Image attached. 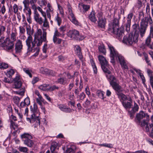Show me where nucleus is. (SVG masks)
<instances>
[{
  "mask_svg": "<svg viewBox=\"0 0 153 153\" xmlns=\"http://www.w3.org/2000/svg\"><path fill=\"white\" fill-rule=\"evenodd\" d=\"M149 23L150 25L152 26L150 28L149 36L153 37V28L152 27L153 21L151 17L149 16L141 19L140 27L137 24L135 23L133 25V32L134 33V34L131 33L128 36H124L122 40L123 42L128 45H131L137 43L138 41L139 34L142 37L145 35Z\"/></svg>",
  "mask_w": 153,
  "mask_h": 153,
  "instance_id": "obj_1",
  "label": "nucleus"
},
{
  "mask_svg": "<svg viewBox=\"0 0 153 153\" xmlns=\"http://www.w3.org/2000/svg\"><path fill=\"white\" fill-rule=\"evenodd\" d=\"M25 115L28 117L26 118L27 121L31 123H33L34 122L36 125H40V112L37 105L35 103L34 104L33 106H30V112L29 114L27 108V107L25 108Z\"/></svg>",
  "mask_w": 153,
  "mask_h": 153,
  "instance_id": "obj_2",
  "label": "nucleus"
},
{
  "mask_svg": "<svg viewBox=\"0 0 153 153\" xmlns=\"http://www.w3.org/2000/svg\"><path fill=\"white\" fill-rule=\"evenodd\" d=\"M108 46L110 52L111 62L113 64H115L116 59H118L122 68L128 69L126 62L125 61L124 57L118 53L111 45L109 44H108Z\"/></svg>",
  "mask_w": 153,
  "mask_h": 153,
  "instance_id": "obj_3",
  "label": "nucleus"
},
{
  "mask_svg": "<svg viewBox=\"0 0 153 153\" xmlns=\"http://www.w3.org/2000/svg\"><path fill=\"white\" fill-rule=\"evenodd\" d=\"M107 79L109 81L110 85L113 89L116 91V93L119 97L120 94H123L121 93L123 91L122 88L119 85V82L115 77L110 74L106 75Z\"/></svg>",
  "mask_w": 153,
  "mask_h": 153,
  "instance_id": "obj_4",
  "label": "nucleus"
},
{
  "mask_svg": "<svg viewBox=\"0 0 153 153\" xmlns=\"http://www.w3.org/2000/svg\"><path fill=\"white\" fill-rule=\"evenodd\" d=\"M136 122L140 126H143L150 120L149 115L145 111H141L136 114L135 117Z\"/></svg>",
  "mask_w": 153,
  "mask_h": 153,
  "instance_id": "obj_5",
  "label": "nucleus"
},
{
  "mask_svg": "<svg viewBox=\"0 0 153 153\" xmlns=\"http://www.w3.org/2000/svg\"><path fill=\"white\" fill-rule=\"evenodd\" d=\"M26 43L27 47V50L28 52L31 51L33 52L35 51L36 53L33 56H38L39 51V48L38 47H36L35 48L34 50H33V48L35 46V44H36V42L34 40V39L33 41L32 37L28 36L26 40Z\"/></svg>",
  "mask_w": 153,
  "mask_h": 153,
  "instance_id": "obj_6",
  "label": "nucleus"
},
{
  "mask_svg": "<svg viewBox=\"0 0 153 153\" xmlns=\"http://www.w3.org/2000/svg\"><path fill=\"white\" fill-rule=\"evenodd\" d=\"M4 38V36H1L0 38V42H2L0 44L1 47L7 51L12 50L14 47V42L10 40L9 37H7L5 40Z\"/></svg>",
  "mask_w": 153,
  "mask_h": 153,
  "instance_id": "obj_7",
  "label": "nucleus"
},
{
  "mask_svg": "<svg viewBox=\"0 0 153 153\" xmlns=\"http://www.w3.org/2000/svg\"><path fill=\"white\" fill-rule=\"evenodd\" d=\"M118 98L126 110L130 109L132 106L133 101L131 97H127L123 94H120Z\"/></svg>",
  "mask_w": 153,
  "mask_h": 153,
  "instance_id": "obj_8",
  "label": "nucleus"
},
{
  "mask_svg": "<svg viewBox=\"0 0 153 153\" xmlns=\"http://www.w3.org/2000/svg\"><path fill=\"white\" fill-rule=\"evenodd\" d=\"M42 31L40 29H38L34 35V40L36 42V45L37 46L41 45L43 42L46 40V32L45 31L43 32L42 36Z\"/></svg>",
  "mask_w": 153,
  "mask_h": 153,
  "instance_id": "obj_9",
  "label": "nucleus"
},
{
  "mask_svg": "<svg viewBox=\"0 0 153 153\" xmlns=\"http://www.w3.org/2000/svg\"><path fill=\"white\" fill-rule=\"evenodd\" d=\"M99 60L101 64V67L103 71L108 74H110L111 71L108 70L110 66L108 64V62L105 57L102 55H99L98 57Z\"/></svg>",
  "mask_w": 153,
  "mask_h": 153,
  "instance_id": "obj_10",
  "label": "nucleus"
},
{
  "mask_svg": "<svg viewBox=\"0 0 153 153\" xmlns=\"http://www.w3.org/2000/svg\"><path fill=\"white\" fill-rule=\"evenodd\" d=\"M21 138L24 143L29 147H32L34 145L33 141L31 140L32 136L28 134L25 133L21 135Z\"/></svg>",
  "mask_w": 153,
  "mask_h": 153,
  "instance_id": "obj_11",
  "label": "nucleus"
},
{
  "mask_svg": "<svg viewBox=\"0 0 153 153\" xmlns=\"http://www.w3.org/2000/svg\"><path fill=\"white\" fill-rule=\"evenodd\" d=\"M111 31L113 33L114 37L120 41L122 40L124 34V28L123 27L112 28Z\"/></svg>",
  "mask_w": 153,
  "mask_h": 153,
  "instance_id": "obj_12",
  "label": "nucleus"
},
{
  "mask_svg": "<svg viewBox=\"0 0 153 153\" xmlns=\"http://www.w3.org/2000/svg\"><path fill=\"white\" fill-rule=\"evenodd\" d=\"M67 35L70 38L79 41L83 39L84 38L83 36L80 35L79 32L76 30H70L67 33Z\"/></svg>",
  "mask_w": 153,
  "mask_h": 153,
  "instance_id": "obj_13",
  "label": "nucleus"
},
{
  "mask_svg": "<svg viewBox=\"0 0 153 153\" xmlns=\"http://www.w3.org/2000/svg\"><path fill=\"white\" fill-rule=\"evenodd\" d=\"M149 122H147L146 124L141 127H145V131L147 133L150 137L153 138V124L152 123H149Z\"/></svg>",
  "mask_w": 153,
  "mask_h": 153,
  "instance_id": "obj_14",
  "label": "nucleus"
},
{
  "mask_svg": "<svg viewBox=\"0 0 153 153\" xmlns=\"http://www.w3.org/2000/svg\"><path fill=\"white\" fill-rule=\"evenodd\" d=\"M23 45L22 42L20 39L17 40L15 44V51L16 53L18 54L21 53Z\"/></svg>",
  "mask_w": 153,
  "mask_h": 153,
  "instance_id": "obj_15",
  "label": "nucleus"
},
{
  "mask_svg": "<svg viewBox=\"0 0 153 153\" xmlns=\"http://www.w3.org/2000/svg\"><path fill=\"white\" fill-rule=\"evenodd\" d=\"M68 18L74 24L76 25H78V22L76 19L74 15L72 12L71 8L68 7Z\"/></svg>",
  "mask_w": 153,
  "mask_h": 153,
  "instance_id": "obj_16",
  "label": "nucleus"
},
{
  "mask_svg": "<svg viewBox=\"0 0 153 153\" xmlns=\"http://www.w3.org/2000/svg\"><path fill=\"white\" fill-rule=\"evenodd\" d=\"M34 18L35 21L40 25L44 24V19L42 17H40L39 14L38 13L36 12L34 14Z\"/></svg>",
  "mask_w": 153,
  "mask_h": 153,
  "instance_id": "obj_17",
  "label": "nucleus"
},
{
  "mask_svg": "<svg viewBox=\"0 0 153 153\" xmlns=\"http://www.w3.org/2000/svg\"><path fill=\"white\" fill-rule=\"evenodd\" d=\"M40 71L42 74L45 75L54 76L55 74V72L53 71L43 67L40 69Z\"/></svg>",
  "mask_w": 153,
  "mask_h": 153,
  "instance_id": "obj_18",
  "label": "nucleus"
},
{
  "mask_svg": "<svg viewBox=\"0 0 153 153\" xmlns=\"http://www.w3.org/2000/svg\"><path fill=\"white\" fill-rule=\"evenodd\" d=\"M145 45L151 49L153 50V42L152 41L151 37L148 36L145 41Z\"/></svg>",
  "mask_w": 153,
  "mask_h": 153,
  "instance_id": "obj_19",
  "label": "nucleus"
},
{
  "mask_svg": "<svg viewBox=\"0 0 153 153\" xmlns=\"http://www.w3.org/2000/svg\"><path fill=\"white\" fill-rule=\"evenodd\" d=\"M121 18L120 15L118 14V19L114 18L113 20L112 28H115L119 27V20Z\"/></svg>",
  "mask_w": 153,
  "mask_h": 153,
  "instance_id": "obj_20",
  "label": "nucleus"
},
{
  "mask_svg": "<svg viewBox=\"0 0 153 153\" xmlns=\"http://www.w3.org/2000/svg\"><path fill=\"white\" fill-rule=\"evenodd\" d=\"M41 13L44 19V24H43V26L45 27H49V23L46 18V13L42 11Z\"/></svg>",
  "mask_w": 153,
  "mask_h": 153,
  "instance_id": "obj_21",
  "label": "nucleus"
},
{
  "mask_svg": "<svg viewBox=\"0 0 153 153\" xmlns=\"http://www.w3.org/2000/svg\"><path fill=\"white\" fill-rule=\"evenodd\" d=\"M75 47L76 53L80 59L81 60L82 58V56L80 48L78 45L76 46Z\"/></svg>",
  "mask_w": 153,
  "mask_h": 153,
  "instance_id": "obj_22",
  "label": "nucleus"
},
{
  "mask_svg": "<svg viewBox=\"0 0 153 153\" xmlns=\"http://www.w3.org/2000/svg\"><path fill=\"white\" fill-rule=\"evenodd\" d=\"M88 18L90 20L94 23H96L97 21V19L95 17V12L93 11H92L91 12L90 14L88 16Z\"/></svg>",
  "mask_w": 153,
  "mask_h": 153,
  "instance_id": "obj_23",
  "label": "nucleus"
},
{
  "mask_svg": "<svg viewBox=\"0 0 153 153\" xmlns=\"http://www.w3.org/2000/svg\"><path fill=\"white\" fill-rule=\"evenodd\" d=\"M59 108L62 111L66 112H70L71 111V109L69 108H67L65 106L62 105H58Z\"/></svg>",
  "mask_w": 153,
  "mask_h": 153,
  "instance_id": "obj_24",
  "label": "nucleus"
},
{
  "mask_svg": "<svg viewBox=\"0 0 153 153\" xmlns=\"http://www.w3.org/2000/svg\"><path fill=\"white\" fill-rule=\"evenodd\" d=\"M39 88L43 91H48L51 89V85L48 84H44L41 85Z\"/></svg>",
  "mask_w": 153,
  "mask_h": 153,
  "instance_id": "obj_25",
  "label": "nucleus"
},
{
  "mask_svg": "<svg viewBox=\"0 0 153 153\" xmlns=\"http://www.w3.org/2000/svg\"><path fill=\"white\" fill-rule=\"evenodd\" d=\"M17 35V33L15 29L13 31H12L11 33L10 39V40L14 42L16 40V38Z\"/></svg>",
  "mask_w": 153,
  "mask_h": 153,
  "instance_id": "obj_26",
  "label": "nucleus"
},
{
  "mask_svg": "<svg viewBox=\"0 0 153 153\" xmlns=\"http://www.w3.org/2000/svg\"><path fill=\"white\" fill-rule=\"evenodd\" d=\"M106 19L105 18L99 20L98 21V25L101 28H104L105 25Z\"/></svg>",
  "mask_w": 153,
  "mask_h": 153,
  "instance_id": "obj_27",
  "label": "nucleus"
},
{
  "mask_svg": "<svg viewBox=\"0 0 153 153\" xmlns=\"http://www.w3.org/2000/svg\"><path fill=\"white\" fill-rule=\"evenodd\" d=\"M54 21L57 23L59 26L61 25L62 22V19L60 17L59 14L58 13L54 18Z\"/></svg>",
  "mask_w": 153,
  "mask_h": 153,
  "instance_id": "obj_28",
  "label": "nucleus"
},
{
  "mask_svg": "<svg viewBox=\"0 0 153 153\" xmlns=\"http://www.w3.org/2000/svg\"><path fill=\"white\" fill-rule=\"evenodd\" d=\"M23 11L25 13L26 16L31 15L32 12L30 8L29 7L24 8Z\"/></svg>",
  "mask_w": 153,
  "mask_h": 153,
  "instance_id": "obj_29",
  "label": "nucleus"
},
{
  "mask_svg": "<svg viewBox=\"0 0 153 153\" xmlns=\"http://www.w3.org/2000/svg\"><path fill=\"white\" fill-rule=\"evenodd\" d=\"M90 63L92 67L94 73L96 74L97 72V70L95 63L93 59H90Z\"/></svg>",
  "mask_w": 153,
  "mask_h": 153,
  "instance_id": "obj_30",
  "label": "nucleus"
},
{
  "mask_svg": "<svg viewBox=\"0 0 153 153\" xmlns=\"http://www.w3.org/2000/svg\"><path fill=\"white\" fill-rule=\"evenodd\" d=\"M98 50L99 52L104 54L106 53V50L104 45H101L98 46Z\"/></svg>",
  "mask_w": 153,
  "mask_h": 153,
  "instance_id": "obj_31",
  "label": "nucleus"
},
{
  "mask_svg": "<svg viewBox=\"0 0 153 153\" xmlns=\"http://www.w3.org/2000/svg\"><path fill=\"white\" fill-rule=\"evenodd\" d=\"M143 54L144 59L145 60L146 63L148 64V65L151 66V63L150 62V61L148 57V55L146 53H144Z\"/></svg>",
  "mask_w": 153,
  "mask_h": 153,
  "instance_id": "obj_32",
  "label": "nucleus"
},
{
  "mask_svg": "<svg viewBox=\"0 0 153 153\" xmlns=\"http://www.w3.org/2000/svg\"><path fill=\"white\" fill-rule=\"evenodd\" d=\"M131 22L127 21L125 24V29L127 32H129L130 30Z\"/></svg>",
  "mask_w": 153,
  "mask_h": 153,
  "instance_id": "obj_33",
  "label": "nucleus"
},
{
  "mask_svg": "<svg viewBox=\"0 0 153 153\" xmlns=\"http://www.w3.org/2000/svg\"><path fill=\"white\" fill-rule=\"evenodd\" d=\"M139 109V106L135 102H134V106L132 108L131 110V112L133 113H134L138 111Z\"/></svg>",
  "mask_w": 153,
  "mask_h": 153,
  "instance_id": "obj_34",
  "label": "nucleus"
},
{
  "mask_svg": "<svg viewBox=\"0 0 153 153\" xmlns=\"http://www.w3.org/2000/svg\"><path fill=\"white\" fill-rule=\"evenodd\" d=\"M80 6H81L83 9V11L86 12L88 10L90 9V6L89 5H85L82 4H79V7H80Z\"/></svg>",
  "mask_w": 153,
  "mask_h": 153,
  "instance_id": "obj_35",
  "label": "nucleus"
},
{
  "mask_svg": "<svg viewBox=\"0 0 153 153\" xmlns=\"http://www.w3.org/2000/svg\"><path fill=\"white\" fill-rule=\"evenodd\" d=\"M97 95L100 98L102 99H104L103 97L104 92L100 90H98L97 91Z\"/></svg>",
  "mask_w": 153,
  "mask_h": 153,
  "instance_id": "obj_36",
  "label": "nucleus"
},
{
  "mask_svg": "<svg viewBox=\"0 0 153 153\" xmlns=\"http://www.w3.org/2000/svg\"><path fill=\"white\" fill-rule=\"evenodd\" d=\"M6 29V26L3 25L0 26V37L4 34Z\"/></svg>",
  "mask_w": 153,
  "mask_h": 153,
  "instance_id": "obj_37",
  "label": "nucleus"
},
{
  "mask_svg": "<svg viewBox=\"0 0 153 153\" xmlns=\"http://www.w3.org/2000/svg\"><path fill=\"white\" fill-rule=\"evenodd\" d=\"M14 73L15 71L13 69H11L7 71L6 74L8 77H11Z\"/></svg>",
  "mask_w": 153,
  "mask_h": 153,
  "instance_id": "obj_38",
  "label": "nucleus"
},
{
  "mask_svg": "<svg viewBox=\"0 0 153 153\" xmlns=\"http://www.w3.org/2000/svg\"><path fill=\"white\" fill-rule=\"evenodd\" d=\"M15 85L14 88L16 89H18L20 88L22 86V83L21 81H19L14 82Z\"/></svg>",
  "mask_w": 153,
  "mask_h": 153,
  "instance_id": "obj_39",
  "label": "nucleus"
},
{
  "mask_svg": "<svg viewBox=\"0 0 153 153\" xmlns=\"http://www.w3.org/2000/svg\"><path fill=\"white\" fill-rule=\"evenodd\" d=\"M18 149L21 152L26 153L28 151V149L26 147H24L20 146L19 147Z\"/></svg>",
  "mask_w": 153,
  "mask_h": 153,
  "instance_id": "obj_40",
  "label": "nucleus"
},
{
  "mask_svg": "<svg viewBox=\"0 0 153 153\" xmlns=\"http://www.w3.org/2000/svg\"><path fill=\"white\" fill-rule=\"evenodd\" d=\"M65 80V78L63 77L58 79L57 82L62 84H64Z\"/></svg>",
  "mask_w": 153,
  "mask_h": 153,
  "instance_id": "obj_41",
  "label": "nucleus"
},
{
  "mask_svg": "<svg viewBox=\"0 0 153 153\" xmlns=\"http://www.w3.org/2000/svg\"><path fill=\"white\" fill-rule=\"evenodd\" d=\"M99 146H103L105 147H108L110 148H113V145L111 144H108L105 143L102 144H98Z\"/></svg>",
  "mask_w": 153,
  "mask_h": 153,
  "instance_id": "obj_42",
  "label": "nucleus"
},
{
  "mask_svg": "<svg viewBox=\"0 0 153 153\" xmlns=\"http://www.w3.org/2000/svg\"><path fill=\"white\" fill-rule=\"evenodd\" d=\"M85 95L84 92H82L79 95L77 96V98H79V100L82 101L85 97Z\"/></svg>",
  "mask_w": 153,
  "mask_h": 153,
  "instance_id": "obj_43",
  "label": "nucleus"
},
{
  "mask_svg": "<svg viewBox=\"0 0 153 153\" xmlns=\"http://www.w3.org/2000/svg\"><path fill=\"white\" fill-rule=\"evenodd\" d=\"M91 102L88 99H87L86 101L83 104V106L85 108H87L89 107L90 105Z\"/></svg>",
  "mask_w": 153,
  "mask_h": 153,
  "instance_id": "obj_44",
  "label": "nucleus"
},
{
  "mask_svg": "<svg viewBox=\"0 0 153 153\" xmlns=\"http://www.w3.org/2000/svg\"><path fill=\"white\" fill-rule=\"evenodd\" d=\"M15 93L22 96L24 95L25 93V89L22 88L20 91H15Z\"/></svg>",
  "mask_w": 153,
  "mask_h": 153,
  "instance_id": "obj_45",
  "label": "nucleus"
},
{
  "mask_svg": "<svg viewBox=\"0 0 153 153\" xmlns=\"http://www.w3.org/2000/svg\"><path fill=\"white\" fill-rule=\"evenodd\" d=\"M23 71L27 74H28L30 77H32V76L30 73V71L27 68H24L23 69Z\"/></svg>",
  "mask_w": 153,
  "mask_h": 153,
  "instance_id": "obj_46",
  "label": "nucleus"
},
{
  "mask_svg": "<svg viewBox=\"0 0 153 153\" xmlns=\"http://www.w3.org/2000/svg\"><path fill=\"white\" fill-rule=\"evenodd\" d=\"M43 99L42 97H40L37 98L36 99V100L37 103H38L39 105H41L42 104V102L43 101Z\"/></svg>",
  "mask_w": 153,
  "mask_h": 153,
  "instance_id": "obj_47",
  "label": "nucleus"
},
{
  "mask_svg": "<svg viewBox=\"0 0 153 153\" xmlns=\"http://www.w3.org/2000/svg\"><path fill=\"white\" fill-rule=\"evenodd\" d=\"M23 3L24 5V8L29 7L30 2L29 0H24L23 1Z\"/></svg>",
  "mask_w": 153,
  "mask_h": 153,
  "instance_id": "obj_48",
  "label": "nucleus"
},
{
  "mask_svg": "<svg viewBox=\"0 0 153 153\" xmlns=\"http://www.w3.org/2000/svg\"><path fill=\"white\" fill-rule=\"evenodd\" d=\"M26 30L27 33V34L28 35V36H32V35L33 33V30L31 31L30 29L27 28Z\"/></svg>",
  "mask_w": 153,
  "mask_h": 153,
  "instance_id": "obj_49",
  "label": "nucleus"
},
{
  "mask_svg": "<svg viewBox=\"0 0 153 153\" xmlns=\"http://www.w3.org/2000/svg\"><path fill=\"white\" fill-rule=\"evenodd\" d=\"M66 27L65 25L62 26L59 28V30L60 32L63 33L66 30Z\"/></svg>",
  "mask_w": 153,
  "mask_h": 153,
  "instance_id": "obj_50",
  "label": "nucleus"
},
{
  "mask_svg": "<svg viewBox=\"0 0 153 153\" xmlns=\"http://www.w3.org/2000/svg\"><path fill=\"white\" fill-rule=\"evenodd\" d=\"M133 14L132 12L130 13L128 15L127 19V21L131 22V20L132 18Z\"/></svg>",
  "mask_w": 153,
  "mask_h": 153,
  "instance_id": "obj_51",
  "label": "nucleus"
},
{
  "mask_svg": "<svg viewBox=\"0 0 153 153\" xmlns=\"http://www.w3.org/2000/svg\"><path fill=\"white\" fill-rule=\"evenodd\" d=\"M97 16L98 19V20L104 18L102 17V13L101 12H99L97 14Z\"/></svg>",
  "mask_w": 153,
  "mask_h": 153,
  "instance_id": "obj_52",
  "label": "nucleus"
},
{
  "mask_svg": "<svg viewBox=\"0 0 153 153\" xmlns=\"http://www.w3.org/2000/svg\"><path fill=\"white\" fill-rule=\"evenodd\" d=\"M1 8V10H0V12L1 11L2 14H4L6 11V9L4 5H3L1 7L0 6Z\"/></svg>",
  "mask_w": 153,
  "mask_h": 153,
  "instance_id": "obj_53",
  "label": "nucleus"
},
{
  "mask_svg": "<svg viewBox=\"0 0 153 153\" xmlns=\"http://www.w3.org/2000/svg\"><path fill=\"white\" fill-rule=\"evenodd\" d=\"M141 78L142 79V83H143L144 85L145 86H146V84H145V82L146 81L145 79V77H144L143 75L141 74L139 75Z\"/></svg>",
  "mask_w": 153,
  "mask_h": 153,
  "instance_id": "obj_54",
  "label": "nucleus"
},
{
  "mask_svg": "<svg viewBox=\"0 0 153 153\" xmlns=\"http://www.w3.org/2000/svg\"><path fill=\"white\" fill-rule=\"evenodd\" d=\"M35 4V3L31 4V8L33 9L34 11V14L36 12L38 13L36 10L37 7H36Z\"/></svg>",
  "mask_w": 153,
  "mask_h": 153,
  "instance_id": "obj_55",
  "label": "nucleus"
},
{
  "mask_svg": "<svg viewBox=\"0 0 153 153\" xmlns=\"http://www.w3.org/2000/svg\"><path fill=\"white\" fill-rule=\"evenodd\" d=\"M13 12H14L16 13L18 12V7L17 5L15 4L13 7Z\"/></svg>",
  "mask_w": 153,
  "mask_h": 153,
  "instance_id": "obj_56",
  "label": "nucleus"
},
{
  "mask_svg": "<svg viewBox=\"0 0 153 153\" xmlns=\"http://www.w3.org/2000/svg\"><path fill=\"white\" fill-rule=\"evenodd\" d=\"M58 7L60 11V13L63 15L64 14V11L62 7L58 4Z\"/></svg>",
  "mask_w": 153,
  "mask_h": 153,
  "instance_id": "obj_57",
  "label": "nucleus"
},
{
  "mask_svg": "<svg viewBox=\"0 0 153 153\" xmlns=\"http://www.w3.org/2000/svg\"><path fill=\"white\" fill-rule=\"evenodd\" d=\"M61 35V34L59 32L57 29H56L54 33V34L53 36L55 37H59Z\"/></svg>",
  "mask_w": 153,
  "mask_h": 153,
  "instance_id": "obj_58",
  "label": "nucleus"
},
{
  "mask_svg": "<svg viewBox=\"0 0 153 153\" xmlns=\"http://www.w3.org/2000/svg\"><path fill=\"white\" fill-rule=\"evenodd\" d=\"M24 102L26 104V105L27 106L30 104V100L29 97H26L24 100Z\"/></svg>",
  "mask_w": 153,
  "mask_h": 153,
  "instance_id": "obj_59",
  "label": "nucleus"
},
{
  "mask_svg": "<svg viewBox=\"0 0 153 153\" xmlns=\"http://www.w3.org/2000/svg\"><path fill=\"white\" fill-rule=\"evenodd\" d=\"M13 81L14 83L15 82L21 81L19 78V75H17L16 77L13 79Z\"/></svg>",
  "mask_w": 153,
  "mask_h": 153,
  "instance_id": "obj_60",
  "label": "nucleus"
},
{
  "mask_svg": "<svg viewBox=\"0 0 153 153\" xmlns=\"http://www.w3.org/2000/svg\"><path fill=\"white\" fill-rule=\"evenodd\" d=\"M48 48V46L47 45V43H45L43 46V48L42 49L43 52L44 53H46V51Z\"/></svg>",
  "mask_w": 153,
  "mask_h": 153,
  "instance_id": "obj_61",
  "label": "nucleus"
},
{
  "mask_svg": "<svg viewBox=\"0 0 153 153\" xmlns=\"http://www.w3.org/2000/svg\"><path fill=\"white\" fill-rule=\"evenodd\" d=\"M20 33L22 34L24 33L25 32V29L22 26L19 27Z\"/></svg>",
  "mask_w": 153,
  "mask_h": 153,
  "instance_id": "obj_62",
  "label": "nucleus"
},
{
  "mask_svg": "<svg viewBox=\"0 0 153 153\" xmlns=\"http://www.w3.org/2000/svg\"><path fill=\"white\" fill-rule=\"evenodd\" d=\"M65 153H74V150L71 148H69L66 150Z\"/></svg>",
  "mask_w": 153,
  "mask_h": 153,
  "instance_id": "obj_63",
  "label": "nucleus"
},
{
  "mask_svg": "<svg viewBox=\"0 0 153 153\" xmlns=\"http://www.w3.org/2000/svg\"><path fill=\"white\" fill-rule=\"evenodd\" d=\"M150 81L151 85L153 89V76H151L150 77Z\"/></svg>",
  "mask_w": 153,
  "mask_h": 153,
  "instance_id": "obj_64",
  "label": "nucleus"
}]
</instances>
